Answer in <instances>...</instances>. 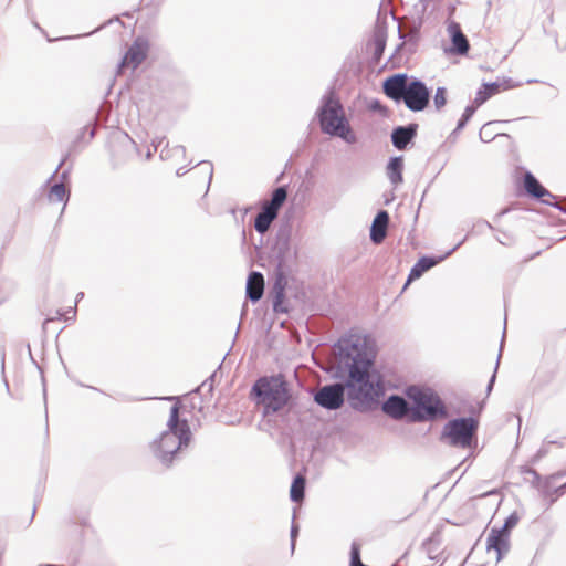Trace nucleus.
I'll list each match as a JSON object with an SVG mask.
<instances>
[{
    "label": "nucleus",
    "mask_w": 566,
    "mask_h": 566,
    "mask_svg": "<svg viewBox=\"0 0 566 566\" xmlns=\"http://www.w3.org/2000/svg\"><path fill=\"white\" fill-rule=\"evenodd\" d=\"M339 364L348 370L346 387L354 407H365L375 402L382 394L380 381L369 373L373 365L371 352L365 337L350 334L335 345Z\"/></svg>",
    "instance_id": "f257e3e1"
},
{
    "label": "nucleus",
    "mask_w": 566,
    "mask_h": 566,
    "mask_svg": "<svg viewBox=\"0 0 566 566\" xmlns=\"http://www.w3.org/2000/svg\"><path fill=\"white\" fill-rule=\"evenodd\" d=\"M192 433L186 419L179 418V406L170 408L166 429L149 442L153 455L164 465H170L179 451L187 448Z\"/></svg>",
    "instance_id": "f03ea898"
},
{
    "label": "nucleus",
    "mask_w": 566,
    "mask_h": 566,
    "mask_svg": "<svg viewBox=\"0 0 566 566\" xmlns=\"http://www.w3.org/2000/svg\"><path fill=\"white\" fill-rule=\"evenodd\" d=\"M318 117L323 133L337 136L348 144L356 143V136L338 101L334 99L332 96H324Z\"/></svg>",
    "instance_id": "7ed1b4c3"
},
{
    "label": "nucleus",
    "mask_w": 566,
    "mask_h": 566,
    "mask_svg": "<svg viewBox=\"0 0 566 566\" xmlns=\"http://www.w3.org/2000/svg\"><path fill=\"white\" fill-rule=\"evenodd\" d=\"M253 392L264 407V413L270 415L281 410L289 400L287 389L276 378H261L253 386Z\"/></svg>",
    "instance_id": "20e7f679"
},
{
    "label": "nucleus",
    "mask_w": 566,
    "mask_h": 566,
    "mask_svg": "<svg viewBox=\"0 0 566 566\" xmlns=\"http://www.w3.org/2000/svg\"><path fill=\"white\" fill-rule=\"evenodd\" d=\"M478 426L471 417L453 419L443 427L441 439L452 447L470 448Z\"/></svg>",
    "instance_id": "39448f33"
},
{
    "label": "nucleus",
    "mask_w": 566,
    "mask_h": 566,
    "mask_svg": "<svg viewBox=\"0 0 566 566\" xmlns=\"http://www.w3.org/2000/svg\"><path fill=\"white\" fill-rule=\"evenodd\" d=\"M409 397L412 398L417 408L413 419H433L446 415L443 402L431 390L410 388Z\"/></svg>",
    "instance_id": "423d86ee"
},
{
    "label": "nucleus",
    "mask_w": 566,
    "mask_h": 566,
    "mask_svg": "<svg viewBox=\"0 0 566 566\" xmlns=\"http://www.w3.org/2000/svg\"><path fill=\"white\" fill-rule=\"evenodd\" d=\"M430 92L426 84L420 80H413L409 83L402 101L410 111L420 112L427 107Z\"/></svg>",
    "instance_id": "0eeeda50"
},
{
    "label": "nucleus",
    "mask_w": 566,
    "mask_h": 566,
    "mask_svg": "<svg viewBox=\"0 0 566 566\" xmlns=\"http://www.w3.org/2000/svg\"><path fill=\"white\" fill-rule=\"evenodd\" d=\"M344 386L333 384L322 387L314 396L315 402L328 410H336L344 403Z\"/></svg>",
    "instance_id": "6e6552de"
},
{
    "label": "nucleus",
    "mask_w": 566,
    "mask_h": 566,
    "mask_svg": "<svg viewBox=\"0 0 566 566\" xmlns=\"http://www.w3.org/2000/svg\"><path fill=\"white\" fill-rule=\"evenodd\" d=\"M521 86L520 82H515L511 77H499L495 82L484 83L482 87L476 92L474 97V104L481 106L493 95Z\"/></svg>",
    "instance_id": "1a4fd4ad"
},
{
    "label": "nucleus",
    "mask_w": 566,
    "mask_h": 566,
    "mask_svg": "<svg viewBox=\"0 0 566 566\" xmlns=\"http://www.w3.org/2000/svg\"><path fill=\"white\" fill-rule=\"evenodd\" d=\"M147 52L148 42L142 38L136 39L123 57L119 67H130L132 70L137 69L146 59Z\"/></svg>",
    "instance_id": "9d476101"
},
{
    "label": "nucleus",
    "mask_w": 566,
    "mask_h": 566,
    "mask_svg": "<svg viewBox=\"0 0 566 566\" xmlns=\"http://www.w3.org/2000/svg\"><path fill=\"white\" fill-rule=\"evenodd\" d=\"M510 535L504 530L492 528L486 537V549L496 552V562H500L509 552Z\"/></svg>",
    "instance_id": "9b49d317"
},
{
    "label": "nucleus",
    "mask_w": 566,
    "mask_h": 566,
    "mask_svg": "<svg viewBox=\"0 0 566 566\" xmlns=\"http://www.w3.org/2000/svg\"><path fill=\"white\" fill-rule=\"evenodd\" d=\"M408 85L409 83L406 74H396L384 82V92L389 98L400 102L406 95Z\"/></svg>",
    "instance_id": "f8f14e48"
},
{
    "label": "nucleus",
    "mask_w": 566,
    "mask_h": 566,
    "mask_svg": "<svg viewBox=\"0 0 566 566\" xmlns=\"http://www.w3.org/2000/svg\"><path fill=\"white\" fill-rule=\"evenodd\" d=\"M447 32L452 42V48H450L449 52L460 55L467 54L470 45L467 36L461 30L460 24L455 21H449L447 25Z\"/></svg>",
    "instance_id": "ddd939ff"
},
{
    "label": "nucleus",
    "mask_w": 566,
    "mask_h": 566,
    "mask_svg": "<svg viewBox=\"0 0 566 566\" xmlns=\"http://www.w3.org/2000/svg\"><path fill=\"white\" fill-rule=\"evenodd\" d=\"M405 169L403 157L396 156L391 157L386 166V176L392 186L396 189L403 182L402 172Z\"/></svg>",
    "instance_id": "4468645a"
},
{
    "label": "nucleus",
    "mask_w": 566,
    "mask_h": 566,
    "mask_svg": "<svg viewBox=\"0 0 566 566\" xmlns=\"http://www.w3.org/2000/svg\"><path fill=\"white\" fill-rule=\"evenodd\" d=\"M417 134V125L399 126L392 130L391 142L397 149H405Z\"/></svg>",
    "instance_id": "2eb2a0df"
},
{
    "label": "nucleus",
    "mask_w": 566,
    "mask_h": 566,
    "mask_svg": "<svg viewBox=\"0 0 566 566\" xmlns=\"http://www.w3.org/2000/svg\"><path fill=\"white\" fill-rule=\"evenodd\" d=\"M388 222V212L385 210L379 211L375 217L370 229V239L374 243L382 242L387 233Z\"/></svg>",
    "instance_id": "dca6fc26"
},
{
    "label": "nucleus",
    "mask_w": 566,
    "mask_h": 566,
    "mask_svg": "<svg viewBox=\"0 0 566 566\" xmlns=\"http://www.w3.org/2000/svg\"><path fill=\"white\" fill-rule=\"evenodd\" d=\"M382 409L394 419H401L409 410L407 401L399 396H390L384 403Z\"/></svg>",
    "instance_id": "f3484780"
},
{
    "label": "nucleus",
    "mask_w": 566,
    "mask_h": 566,
    "mask_svg": "<svg viewBox=\"0 0 566 566\" xmlns=\"http://www.w3.org/2000/svg\"><path fill=\"white\" fill-rule=\"evenodd\" d=\"M264 280L263 275L259 272L250 273L247 281V296L253 301H259L263 295Z\"/></svg>",
    "instance_id": "a211bd4d"
},
{
    "label": "nucleus",
    "mask_w": 566,
    "mask_h": 566,
    "mask_svg": "<svg viewBox=\"0 0 566 566\" xmlns=\"http://www.w3.org/2000/svg\"><path fill=\"white\" fill-rule=\"evenodd\" d=\"M387 34L382 29L375 30L371 41L369 43V48L373 51V56L375 61H379L382 56V53L386 48Z\"/></svg>",
    "instance_id": "6ab92c4d"
},
{
    "label": "nucleus",
    "mask_w": 566,
    "mask_h": 566,
    "mask_svg": "<svg viewBox=\"0 0 566 566\" xmlns=\"http://www.w3.org/2000/svg\"><path fill=\"white\" fill-rule=\"evenodd\" d=\"M444 259V256H441L439 258L438 260L433 259V258H428V256H423L421 258L411 269L410 271V274H409V279H408V282L413 280V279H418L420 277L423 272L428 271L429 269H431L432 266H434L436 264H438L440 261H442Z\"/></svg>",
    "instance_id": "aec40b11"
},
{
    "label": "nucleus",
    "mask_w": 566,
    "mask_h": 566,
    "mask_svg": "<svg viewBox=\"0 0 566 566\" xmlns=\"http://www.w3.org/2000/svg\"><path fill=\"white\" fill-rule=\"evenodd\" d=\"M524 186L526 191L535 198L542 199L545 196H551L549 191H547L531 172L525 174Z\"/></svg>",
    "instance_id": "412c9836"
},
{
    "label": "nucleus",
    "mask_w": 566,
    "mask_h": 566,
    "mask_svg": "<svg viewBox=\"0 0 566 566\" xmlns=\"http://www.w3.org/2000/svg\"><path fill=\"white\" fill-rule=\"evenodd\" d=\"M286 196H287V192L284 187L276 188L272 193L271 200L265 202L263 205V208L269 210L270 212L274 213L277 217L281 206L286 200Z\"/></svg>",
    "instance_id": "4be33fe9"
},
{
    "label": "nucleus",
    "mask_w": 566,
    "mask_h": 566,
    "mask_svg": "<svg viewBox=\"0 0 566 566\" xmlns=\"http://www.w3.org/2000/svg\"><path fill=\"white\" fill-rule=\"evenodd\" d=\"M276 216L262 207V211L256 216L254 228L259 233H265Z\"/></svg>",
    "instance_id": "5701e85b"
},
{
    "label": "nucleus",
    "mask_w": 566,
    "mask_h": 566,
    "mask_svg": "<svg viewBox=\"0 0 566 566\" xmlns=\"http://www.w3.org/2000/svg\"><path fill=\"white\" fill-rule=\"evenodd\" d=\"M69 198V195L66 192V189L62 182L54 184L48 193V199L50 202H64L66 203V200Z\"/></svg>",
    "instance_id": "b1692460"
},
{
    "label": "nucleus",
    "mask_w": 566,
    "mask_h": 566,
    "mask_svg": "<svg viewBox=\"0 0 566 566\" xmlns=\"http://www.w3.org/2000/svg\"><path fill=\"white\" fill-rule=\"evenodd\" d=\"M305 479L302 475H297L291 485L290 497L293 502H300L304 497Z\"/></svg>",
    "instance_id": "393cba45"
},
{
    "label": "nucleus",
    "mask_w": 566,
    "mask_h": 566,
    "mask_svg": "<svg viewBox=\"0 0 566 566\" xmlns=\"http://www.w3.org/2000/svg\"><path fill=\"white\" fill-rule=\"evenodd\" d=\"M447 103V91L444 87H438L433 96V104L437 111H440Z\"/></svg>",
    "instance_id": "a878e982"
},
{
    "label": "nucleus",
    "mask_w": 566,
    "mask_h": 566,
    "mask_svg": "<svg viewBox=\"0 0 566 566\" xmlns=\"http://www.w3.org/2000/svg\"><path fill=\"white\" fill-rule=\"evenodd\" d=\"M476 107L478 106L474 103H473V105L467 106V108L464 109V113L462 114L461 119L459 120V123L457 125L458 130H461L467 125L469 119L473 116Z\"/></svg>",
    "instance_id": "bb28decb"
},
{
    "label": "nucleus",
    "mask_w": 566,
    "mask_h": 566,
    "mask_svg": "<svg viewBox=\"0 0 566 566\" xmlns=\"http://www.w3.org/2000/svg\"><path fill=\"white\" fill-rule=\"evenodd\" d=\"M361 564L359 545L354 542L350 548V566H361Z\"/></svg>",
    "instance_id": "cd10ccee"
},
{
    "label": "nucleus",
    "mask_w": 566,
    "mask_h": 566,
    "mask_svg": "<svg viewBox=\"0 0 566 566\" xmlns=\"http://www.w3.org/2000/svg\"><path fill=\"white\" fill-rule=\"evenodd\" d=\"M199 166L200 170L208 177V185H210L213 175L212 164L210 161H201Z\"/></svg>",
    "instance_id": "c85d7f7f"
},
{
    "label": "nucleus",
    "mask_w": 566,
    "mask_h": 566,
    "mask_svg": "<svg viewBox=\"0 0 566 566\" xmlns=\"http://www.w3.org/2000/svg\"><path fill=\"white\" fill-rule=\"evenodd\" d=\"M518 523V516L516 513H512L500 530H504L509 533V530L513 528Z\"/></svg>",
    "instance_id": "c756f323"
},
{
    "label": "nucleus",
    "mask_w": 566,
    "mask_h": 566,
    "mask_svg": "<svg viewBox=\"0 0 566 566\" xmlns=\"http://www.w3.org/2000/svg\"><path fill=\"white\" fill-rule=\"evenodd\" d=\"M297 533H298V527L296 524L293 523L292 527H291V549H292V552L295 548V541L297 537Z\"/></svg>",
    "instance_id": "7c9ffc66"
},
{
    "label": "nucleus",
    "mask_w": 566,
    "mask_h": 566,
    "mask_svg": "<svg viewBox=\"0 0 566 566\" xmlns=\"http://www.w3.org/2000/svg\"><path fill=\"white\" fill-rule=\"evenodd\" d=\"M557 443H558L557 441L545 439L542 448L538 450L539 455L543 457L548 452V448H547L548 444H557Z\"/></svg>",
    "instance_id": "2f4dec72"
},
{
    "label": "nucleus",
    "mask_w": 566,
    "mask_h": 566,
    "mask_svg": "<svg viewBox=\"0 0 566 566\" xmlns=\"http://www.w3.org/2000/svg\"><path fill=\"white\" fill-rule=\"evenodd\" d=\"M62 316H63V314H62V313L56 312V316H55V317L46 318V319L44 321V323H43V329H44V331L46 329V326H48V324H49L51 321L59 319V318H61Z\"/></svg>",
    "instance_id": "473e14b6"
},
{
    "label": "nucleus",
    "mask_w": 566,
    "mask_h": 566,
    "mask_svg": "<svg viewBox=\"0 0 566 566\" xmlns=\"http://www.w3.org/2000/svg\"><path fill=\"white\" fill-rule=\"evenodd\" d=\"M494 380H495V373H494V374H493V376L491 377L490 382H489V385H488V388H486L488 394H490V392H491L492 387H493V384H494Z\"/></svg>",
    "instance_id": "72a5a7b5"
},
{
    "label": "nucleus",
    "mask_w": 566,
    "mask_h": 566,
    "mask_svg": "<svg viewBox=\"0 0 566 566\" xmlns=\"http://www.w3.org/2000/svg\"><path fill=\"white\" fill-rule=\"evenodd\" d=\"M555 492L558 494H564L566 492V483L557 488Z\"/></svg>",
    "instance_id": "f704fd0d"
},
{
    "label": "nucleus",
    "mask_w": 566,
    "mask_h": 566,
    "mask_svg": "<svg viewBox=\"0 0 566 566\" xmlns=\"http://www.w3.org/2000/svg\"><path fill=\"white\" fill-rule=\"evenodd\" d=\"M174 150L177 153V154H181L184 155L185 154V148L182 146H176L174 148Z\"/></svg>",
    "instance_id": "c9c22d12"
},
{
    "label": "nucleus",
    "mask_w": 566,
    "mask_h": 566,
    "mask_svg": "<svg viewBox=\"0 0 566 566\" xmlns=\"http://www.w3.org/2000/svg\"><path fill=\"white\" fill-rule=\"evenodd\" d=\"M176 174H177V176H182L186 174V170H184V168H178Z\"/></svg>",
    "instance_id": "e433bc0d"
},
{
    "label": "nucleus",
    "mask_w": 566,
    "mask_h": 566,
    "mask_svg": "<svg viewBox=\"0 0 566 566\" xmlns=\"http://www.w3.org/2000/svg\"><path fill=\"white\" fill-rule=\"evenodd\" d=\"M83 297H84V293H83V292L77 293V295H76V303H77L81 298H83Z\"/></svg>",
    "instance_id": "4c0bfd02"
},
{
    "label": "nucleus",
    "mask_w": 566,
    "mask_h": 566,
    "mask_svg": "<svg viewBox=\"0 0 566 566\" xmlns=\"http://www.w3.org/2000/svg\"><path fill=\"white\" fill-rule=\"evenodd\" d=\"M66 314H72V317H74V316H75V314H76V310H75V307H74V308H71L70 311H67V312H66Z\"/></svg>",
    "instance_id": "58836bf2"
},
{
    "label": "nucleus",
    "mask_w": 566,
    "mask_h": 566,
    "mask_svg": "<svg viewBox=\"0 0 566 566\" xmlns=\"http://www.w3.org/2000/svg\"><path fill=\"white\" fill-rule=\"evenodd\" d=\"M458 247H459V244H458L457 247L452 248V249H451V250L446 254V256H447V255H450L453 251H455V249H457Z\"/></svg>",
    "instance_id": "ea45409f"
},
{
    "label": "nucleus",
    "mask_w": 566,
    "mask_h": 566,
    "mask_svg": "<svg viewBox=\"0 0 566 566\" xmlns=\"http://www.w3.org/2000/svg\"><path fill=\"white\" fill-rule=\"evenodd\" d=\"M274 310H275V311H279V308H277V303H275V304H274Z\"/></svg>",
    "instance_id": "a19ab883"
},
{
    "label": "nucleus",
    "mask_w": 566,
    "mask_h": 566,
    "mask_svg": "<svg viewBox=\"0 0 566 566\" xmlns=\"http://www.w3.org/2000/svg\"><path fill=\"white\" fill-rule=\"evenodd\" d=\"M150 156H151V153H150V151H148V153H147V158H150Z\"/></svg>",
    "instance_id": "79ce46f5"
},
{
    "label": "nucleus",
    "mask_w": 566,
    "mask_h": 566,
    "mask_svg": "<svg viewBox=\"0 0 566 566\" xmlns=\"http://www.w3.org/2000/svg\"><path fill=\"white\" fill-rule=\"evenodd\" d=\"M499 364H500V357H499V358H497V360H496V366H497Z\"/></svg>",
    "instance_id": "37998d69"
}]
</instances>
